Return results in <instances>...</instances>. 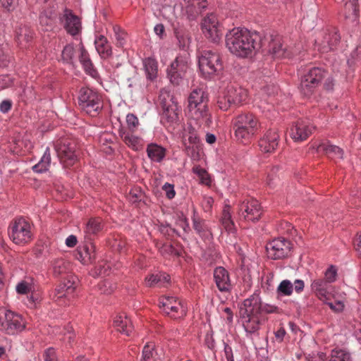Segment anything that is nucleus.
I'll return each instance as SVG.
<instances>
[{
	"instance_id": "39448f33",
	"label": "nucleus",
	"mask_w": 361,
	"mask_h": 361,
	"mask_svg": "<svg viewBox=\"0 0 361 361\" xmlns=\"http://www.w3.org/2000/svg\"><path fill=\"white\" fill-rule=\"evenodd\" d=\"M25 328L23 317L4 307H0V331L9 335H15Z\"/></svg>"
},
{
	"instance_id": "c03bdc74",
	"label": "nucleus",
	"mask_w": 361,
	"mask_h": 361,
	"mask_svg": "<svg viewBox=\"0 0 361 361\" xmlns=\"http://www.w3.org/2000/svg\"><path fill=\"white\" fill-rule=\"evenodd\" d=\"M114 37L116 39V45L118 47H122L126 42L127 34L119 26H114L113 27Z\"/></svg>"
},
{
	"instance_id": "20e7f679",
	"label": "nucleus",
	"mask_w": 361,
	"mask_h": 361,
	"mask_svg": "<svg viewBox=\"0 0 361 361\" xmlns=\"http://www.w3.org/2000/svg\"><path fill=\"white\" fill-rule=\"evenodd\" d=\"M55 150L65 168L73 166L79 161L80 152L77 141L72 137H61L55 142Z\"/></svg>"
},
{
	"instance_id": "4be33fe9",
	"label": "nucleus",
	"mask_w": 361,
	"mask_h": 361,
	"mask_svg": "<svg viewBox=\"0 0 361 361\" xmlns=\"http://www.w3.org/2000/svg\"><path fill=\"white\" fill-rule=\"evenodd\" d=\"M267 49L275 58H290L293 56L290 50L283 47L282 38L280 36H271Z\"/></svg>"
},
{
	"instance_id": "6e6d98bb",
	"label": "nucleus",
	"mask_w": 361,
	"mask_h": 361,
	"mask_svg": "<svg viewBox=\"0 0 361 361\" xmlns=\"http://www.w3.org/2000/svg\"><path fill=\"white\" fill-rule=\"evenodd\" d=\"M336 269L333 267H330L324 273V277L322 278L330 284L336 281Z\"/></svg>"
},
{
	"instance_id": "5fc2aeb1",
	"label": "nucleus",
	"mask_w": 361,
	"mask_h": 361,
	"mask_svg": "<svg viewBox=\"0 0 361 361\" xmlns=\"http://www.w3.org/2000/svg\"><path fill=\"white\" fill-rule=\"evenodd\" d=\"M126 122L128 126V130L134 131L139 125L137 117L133 114H128L126 116Z\"/></svg>"
},
{
	"instance_id": "e2e57ef3",
	"label": "nucleus",
	"mask_w": 361,
	"mask_h": 361,
	"mask_svg": "<svg viewBox=\"0 0 361 361\" xmlns=\"http://www.w3.org/2000/svg\"><path fill=\"white\" fill-rule=\"evenodd\" d=\"M162 189L165 192L166 197L169 200H171L175 197L176 192L174 190L173 185L166 183L163 185Z\"/></svg>"
},
{
	"instance_id": "f3484780",
	"label": "nucleus",
	"mask_w": 361,
	"mask_h": 361,
	"mask_svg": "<svg viewBox=\"0 0 361 361\" xmlns=\"http://www.w3.org/2000/svg\"><path fill=\"white\" fill-rule=\"evenodd\" d=\"M269 257L279 259L288 256L290 250V243L285 239H274L267 246Z\"/></svg>"
},
{
	"instance_id": "603ef678",
	"label": "nucleus",
	"mask_w": 361,
	"mask_h": 361,
	"mask_svg": "<svg viewBox=\"0 0 361 361\" xmlns=\"http://www.w3.org/2000/svg\"><path fill=\"white\" fill-rule=\"evenodd\" d=\"M277 91L278 87L276 85L269 84L262 88L260 94L263 97H266L267 96V97H271L277 93ZM264 99L267 100V98H264Z\"/></svg>"
},
{
	"instance_id": "6e6552de",
	"label": "nucleus",
	"mask_w": 361,
	"mask_h": 361,
	"mask_svg": "<svg viewBox=\"0 0 361 361\" xmlns=\"http://www.w3.org/2000/svg\"><path fill=\"white\" fill-rule=\"evenodd\" d=\"M326 72L318 67L310 68L301 78L300 91L305 96L311 94L326 75Z\"/></svg>"
},
{
	"instance_id": "69168bd1",
	"label": "nucleus",
	"mask_w": 361,
	"mask_h": 361,
	"mask_svg": "<svg viewBox=\"0 0 361 361\" xmlns=\"http://www.w3.org/2000/svg\"><path fill=\"white\" fill-rule=\"evenodd\" d=\"M12 101L10 99L2 101L0 104V111L4 114L8 112L12 107Z\"/></svg>"
},
{
	"instance_id": "c756f323",
	"label": "nucleus",
	"mask_w": 361,
	"mask_h": 361,
	"mask_svg": "<svg viewBox=\"0 0 361 361\" xmlns=\"http://www.w3.org/2000/svg\"><path fill=\"white\" fill-rule=\"evenodd\" d=\"M97 51L102 58L106 59L111 56L112 49L107 38L102 35H97L94 39Z\"/></svg>"
},
{
	"instance_id": "a878e982",
	"label": "nucleus",
	"mask_w": 361,
	"mask_h": 361,
	"mask_svg": "<svg viewBox=\"0 0 361 361\" xmlns=\"http://www.w3.org/2000/svg\"><path fill=\"white\" fill-rule=\"evenodd\" d=\"M33 37V32L27 25H20L16 29V41L21 49L27 48Z\"/></svg>"
},
{
	"instance_id": "bf43d9fd",
	"label": "nucleus",
	"mask_w": 361,
	"mask_h": 361,
	"mask_svg": "<svg viewBox=\"0 0 361 361\" xmlns=\"http://www.w3.org/2000/svg\"><path fill=\"white\" fill-rule=\"evenodd\" d=\"M43 358L44 361H58L55 350L51 348H49L44 351Z\"/></svg>"
},
{
	"instance_id": "a18cd8bd",
	"label": "nucleus",
	"mask_w": 361,
	"mask_h": 361,
	"mask_svg": "<svg viewBox=\"0 0 361 361\" xmlns=\"http://www.w3.org/2000/svg\"><path fill=\"white\" fill-rule=\"evenodd\" d=\"M293 285L289 280L282 281L277 288V293L281 295L288 296L293 293Z\"/></svg>"
},
{
	"instance_id": "e433bc0d",
	"label": "nucleus",
	"mask_w": 361,
	"mask_h": 361,
	"mask_svg": "<svg viewBox=\"0 0 361 361\" xmlns=\"http://www.w3.org/2000/svg\"><path fill=\"white\" fill-rule=\"evenodd\" d=\"M51 163L50 150L47 147L44 152L40 161L32 166L34 171L37 173H43L49 169Z\"/></svg>"
},
{
	"instance_id": "9b49d317",
	"label": "nucleus",
	"mask_w": 361,
	"mask_h": 361,
	"mask_svg": "<svg viewBox=\"0 0 361 361\" xmlns=\"http://www.w3.org/2000/svg\"><path fill=\"white\" fill-rule=\"evenodd\" d=\"M239 214L247 222L255 224L262 214L259 201L253 197H245L239 204Z\"/></svg>"
},
{
	"instance_id": "79ce46f5",
	"label": "nucleus",
	"mask_w": 361,
	"mask_h": 361,
	"mask_svg": "<svg viewBox=\"0 0 361 361\" xmlns=\"http://www.w3.org/2000/svg\"><path fill=\"white\" fill-rule=\"evenodd\" d=\"M329 361H352L349 353L343 349L335 348L331 350Z\"/></svg>"
},
{
	"instance_id": "13d9d810",
	"label": "nucleus",
	"mask_w": 361,
	"mask_h": 361,
	"mask_svg": "<svg viewBox=\"0 0 361 361\" xmlns=\"http://www.w3.org/2000/svg\"><path fill=\"white\" fill-rule=\"evenodd\" d=\"M160 252L163 255H179L177 250H175V248L169 244H164L161 248H160Z\"/></svg>"
},
{
	"instance_id": "0e129e2a",
	"label": "nucleus",
	"mask_w": 361,
	"mask_h": 361,
	"mask_svg": "<svg viewBox=\"0 0 361 361\" xmlns=\"http://www.w3.org/2000/svg\"><path fill=\"white\" fill-rule=\"evenodd\" d=\"M9 62V56L5 53L4 47L0 48V67H6Z\"/></svg>"
},
{
	"instance_id": "3c124183",
	"label": "nucleus",
	"mask_w": 361,
	"mask_h": 361,
	"mask_svg": "<svg viewBox=\"0 0 361 361\" xmlns=\"http://www.w3.org/2000/svg\"><path fill=\"white\" fill-rule=\"evenodd\" d=\"M221 221L224 226L234 225V223L231 220L230 206L226 205L224 207L221 216Z\"/></svg>"
},
{
	"instance_id": "bb28decb",
	"label": "nucleus",
	"mask_w": 361,
	"mask_h": 361,
	"mask_svg": "<svg viewBox=\"0 0 361 361\" xmlns=\"http://www.w3.org/2000/svg\"><path fill=\"white\" fill-rule=\"evenodd\" d=\"M224 92L228 99V101L230 100L234 106L242 103L247 98L245 90L233 85H228Z\"/></svg>"
},
{
	"instance_id": "f704fd0d",
	"label": "nucleus",
	"mask_w": 361,
	"mask_h": 361,
	"mask_svg": "<svg viewBox=\"0 0 361 361\" xmlns=\"http://www.w3.org/2000/svg\"><path fill=\"white\" fill-rule=\"evenodd\" d=\"M245 330L248 333H255L259 329L260 315H240Z\"/></svg>"
},
{
	"instance_id": "09e8293b",
	"label": "nucleus",
	"mask_w": 361,
	"mask_h": 361,
	"mask_svg": "<svg viewBox=\"0 0 361 361\" xmlns=\"http://www.w3.org/2000/svg\"><path fill=\"white\" fill-rule=\"evenodd\" d=\"M193 172L200 178L202 184L209 185L211 183V179L207 171L200 166H195L192 169Z\"/></svg>"
},
{
	"instance_id": "4d7b16f0",
	"label": "nucleus",
	"mask_w": 361,
	"mask_h": 361,
	"mask_svg": "<svg viewBox=\"0 0 361 361\" xmlns=\"http://www.w3.org/2000/svg\"><path fill=\"white\" fill-rule=\"evenodd\" d=\"M39 23L42 26L45 27V30H48L52 26V20L45 13H41L39 16Z\"/></svg>"
},
{
	"instance_id": "2f4dec72",
	"label": "nucleus",
	"mask_w": 361,
	"mask_h": 361,
	"mask_svg": "<svg viewBox=\"0 0 361 361\" xmlns=\"http://www.w3.org/2000/svg\"><path fill=\"white\" fill-rule=\"evenodd\" d=\"M183 145L185 150H188L190 146L188 145H197L199 142V137L196 128L190 123L184 128L183 133Z\"/></svg>"
},
{
	"instance_id": "8fccbe9b",
	"label": "nucleus",
	"mask_w": 361,
	"mask_h": 361,
	"mask_svg": "<svg viewBox=\"0 0 361 361\" xmlns=\"http://www.w3.org/2000/svg\"><path fill=\"white\" fill-rule=\"evenodd\" d=\"M228 100V99L227 98L226 94H225L224 92H223L222 94H220L217 99L218 107L223 111H227L232 106H234L230 100Z\"/></svg>"
},
{
	"instance_id": "0eeeda50",
	"label": "nucleus",
	"mask_w": 361,
	"mask_h": 361,
	"mask_svg": "<svg viewBox=\"0 0 361 361\" xmlns=\"http://www.w3.org/2000/svg\"><path fill=\"white\" fill-rule=\"evenodd\" d=\"M199 67L205 77H209L222 69L221 57L217 52L212 50H203L198 56Z\"/></svg>"
},
{
	"instance_id": "37998d69",
	"label": "nucleus",
	"mask_w": 361,
	"mask_h": 361,
	"mask_svg": "<svg viewBox=\"0 0 361 361\" xmlns=\"http://www.w3.org/2000/svg\"><path fill=\"white\" fill-rule=\"evenodd\" d=\"M77 51V47L75 48L73 44H67L63 49L61 57L62 60L67 63H73L75 59V54Z\"/></svg>"
},
{
	"instance_id": "1a4fd4ad",
	"label": "nucleus",
	"mask_w": 361,
	"mask_h": 361,
	"mask_svg": "<svg viewBox=\"0 0 361 361\" xmlns=\"http://www.w3.org/2000/svg\"><path fill=\"white\" fill-rule=\"evenodd\" d=\"M75 290V276L68 274L54 290L53 299L59 305H67L74 297Z\"/></svg>"
},
{
	"instance_id": "f257e3e1",
	"label": "nucleus",
	"mask_w": 361,
	"mask_h": 361,
	"mask_svg": "<svg viewBox=\"0 0 361 361\" xmlns=\"http://www.w3.org/2000/svg\"><path fill=\"white\" fill-rule=\"evenodd\" d=\"M226 46L238 57H252L262 47L261 36L247 29L235 27L226 35Z\"/></svg>"
},
{
	"instance_id": "ddd939ff",
	"label": "nucleus",
	"mask_w": 361,
	"mask_h": 361,
	"mask_svg": "<svg viewBox=\"0 0 361 361\" xmlns=\"http://www.w3.org/2000/svg\"><path fill=\"white\" fill-rule=\"evenodd\" d=\"M163 312L173 319H179L185 316L186 307L181 301L173 296H164L160 300Z\"/></svg>"
},
{
	"instance_id": "49530a36",
	"label": "nucleus",
	"mask_w": 361,
	"mask_h": 361,
	"mask_svg": "<svg viewBox=\"0 0 361 361\" xmlns=\"http://www.w3.org/2000/svg\"><path fill=\"white\" fill-rule=\"evenodd\" d=\"M175 35L178 42V46L180 48L184 49L186 48L190 43V38L188 34L183 30H175Z\"/></svg>"
},
{
	"instance_id": "b1692460",
	"label": "nucleus",
	"mask_w": 361,
	"mask_h": 361,
	"mask_svg": "<svg viewBox=\"0 0 361 361\" xmlns=\"http://www.w3.org/2000/svg\"><path fill=\"white\" fill-rule=\"evenodd\" d=\"M161 119L164 123H169V126L178 124L180 122L181 107L178 102L171 104L166 108H163Z\"/></svg>"
},
{
	"instance_id": "dca6fc26",
	"label": "nucleus",
	"mask_w": 361,
	"mask_h": 361,
	"mask_svg": "<svg viewBox=\"0 0 361 361\" xmlns=\"http://www.w3.org/2000/svg\"><path fill=\"white\" fill-rule=\"evenodd\" d=\"M314 130V126L308 120H298L290 127V136L295 142H302Z\"/></svg>"
},
{
	"instance_id": "de8ad7c7",
	"label": "nucleus",
	"mask_w": 361,
	"mask_h": 361,
	"mask_svg": "<svg viewBox=\"0 0 361 361\" xmlns=\"http://www.w3.org/2000/svg\"><path fill=\"white\" fill-rule=\"evenodd\" d=\"M116 288V284L109 279H105L98 283V289L103 294H111Z\"/></svg>"
},
{
	"instance_id": "412c9836",
	"label": "nucleus",
	"mask_w": 361,
	"mask_h": 361,
	"mask_svg": "<svg viewBox=\"0 0 361 361\" xmlns=\"http://www.w3.org/2000/svg\"><path fill=\"white\" fill-rule=\"evenodd\" d=\"M311 289L320 300L327 302L330 300L331 285L322 278L312 280Z\"/></svg>"
},
{
	"instance_id": "6ab92c4d",
	"label": "nucleus",
	"mask_w": 361,
	"mask_h": 361,
	"mask_svg": "<svg viewBox=\"0 0 361 361\" xmlns=\"http://www.w3.org/2000/svg\"><path fill=\"white\" fill-rule=\"evenodd\" d=\"M316 150L318 153H321L327 156L329 159L334 161L343 159L344 151L343 149L333 145L329 140H322L316 146Z\"/></svg>"
},
{
	"instance_id": "a19ab883",
	"label": "nucleus",
	"mask_w": 361,
	"mask_h": 361,
	"mask_svg": "<svg viewBox=\"0 0 361 361\" xmlns=\"http://www.w3.org/2000/svg\"><path fill=\"white\" fill-rule=\"evenodd\" d=\"M158 102L159 103L161 108H166L171 105V104H174L177 102L174 97L171 95L170 92L166 90H161L159 92V95L158 97Z\"/></svg>"
},
{
	"instance_id": "052dcab7",
	"label": "nucleus",
	"mask_w": 361,
	"mask_h": 361,
	"mask_svg": "<svg viewBox=\"0 0 361 361\" xmlns=\"http://www.w3.org/2000/svg\"><path fill=\"white\" fill-rule=\"evenodd\" d=\"M0 4L7 11H11L17 5V0H0Z\"/></svg>"
},
{
	"instance_id": "f03ea898",
	"label": "nucleus",
	"mask_w": 361,
	"mask_h": 361,
	"mask_svg": "<svg viewBox=\"0 0 361 361\" xmlns=\"http://www.w3.org/2000/svg\"><path fill=\"white\" fill-rule=\"evenodd\" d=\"M235 139L241 143H248L261 128L257 117L252 113L245 112L237 115L232 121Z\"/></svg>"
},
{
	"instance_id": "7ed1b4c3",
	"label": "nucleus",
	"mask_w": 361,
	"mask_h": 361,
	"mask_svg": "<svg viewBox=\"0 0 361 361\" xmlns=\"http://www.w3.org/2000/svg\"><path fill=\"white\" fill-rule=\"evenodd\" d=\"M188 115L190 119L196 121L200 125L209 126L210 114L208 111V97L204 90L195 89L188 97Z\"/></svg>"
},
{
	"instance_id": "72a5a7b5",
	"label": "nucleus",
	"mask_w": 361,
	"mask_h": 361,
	"mask_svg": "<svg viewBox=\"0 0 361 361\" xmlns=\"http://www.w3.org/2000/svg\"><path fill=\"white\" fill-rule=\"evenodd\" d=\"M148 157L153 161L161 162L166 156V149L155 143H150L147 147Z\"/></svg>"
},
{
	"instance_id": "864d4df0",
	"label": "nucleus",
	"mask_w": 361,
	"mask_h": 361,
	"mask_svg": "<svg viewBox=\"0 0 361 361\" xmlns=\"http://www.w3.org/2000/svg\"><path fill=\"white\" fill-rule=\"evenodd\" d=\"M96 273L99 275H109L110 272V264L106 262H99L95 267Z\"/></svg>"
},
{
	"instance_id": "680f3d73",
	"label": "nucleus",
	"mask_w": 361,
	"mask_h": 361,
	"mask_svg": "<svg viewBox=\"0 0 361 361\" xmlns=\"http://www.w3.org/2000/svg\"><path fill=\"white\" fill-rule=\"evenodd\" d=\"M30 224H33L30 219L27 217L19 216L16 217L13 219V225L15 226H30Z\"/></svg>"
},
{
	"instance_id": "c85d7f7f",
	"label": "nucleus",
	"mask_w": 361,
	"mask_h": 361,
	"mask_svg": "<svg viewBox=\"0 0 361 361\" xmlns=\"http://www.w3.org/2000/svg\"><path fill=\"white\" fill-rule=\"evenodd\" d=\"M114 327L120 333L129 336L133 332L131 320L125 314L117 315L113 322Z\"/></svg>"
},
{
	"instance_id": "f8f14e48",
	"label": "nucleus",
	"mask_w": 361,
	"mask_h": 361,
	"mask_svg": "<svg viewBox=\"0 0 361 361\" xmlns=\"http://www.w3.org/2000/svg\"><path fill=\"white\" fill-rule=\"evenodd\" d=\"M340 39L337 30L331 28L320 32L315 39V44L321 52H329L336 47Z\"/></svg>"
},
{
	"instance_id": "58836bf2",
	"label": "nucleus",
	"mask_w": 361,
	"mask_h": 361,
	"mask_svg": "<svg viewBox=\"0 0 361 361\" xmlns=\"http://www.w3.org/2000/svg\"><path fill=\"white\" fill-rule=\"evenodd\" d=\"M143 63L147 77L150 80L154 79L158 72L157 62L152 58H147L144 60Z\"/></svg>"
},
{
	"instance_id": "aec40b11",
	"label": "nucleus",
	"mask_w": 361,
	"mask_h": 361,
	"mask_svg": "<svg viewBox=\"0 0 361 361\" xmlns=\"http://www.w3.org/2000/svg\"><path fill=\"white\" fill-rule=\"evenodd\" d=\"M279 135L274 129L269 130L259 141L260 150L264 153L273 152L278 147Z\"/></svg>"
},
{
	"instance_id": "423d86ee",
	"label": "nucleus",
	"mask_w": 361,
	"mask_h": 361,
	"mask_svg": "<svg viewBox=\"0 0 361 361\" xmlns=\"http://www.w3.org/2000/svg\"><path fill=\"white\" fill-rule=\"evenodd\" d=\"M78 104L81 109L91 116H96L102 108L101 96L96 91L87 87L80 90Z\"/></svg>"
},
{
	"instance_id": "4468645a",
	"label": "nucleus",
	"mask_w": 361,
	"mask_h": 361,
	"mask_svg": "<svg viewBox=\"0 0 361 361\" xmlns=\"http://www.w3.org/2000/svg\"><path fill=\"white\" fill-rule=\"evenodd\" d=\"M202 30L204 36L213 42H217L222 35L219 20L214 13L204 18Z\"/></svg>"
},
{
	"instance_id": "c9c22d12",
	"label": "nucleus",
	"mask_w": 361,
	"mask_h": 361,
	"mask_svg": "<svg viewBox=\"0 0 361 361\" xmlns=\"http://www.w3.org/2000/svg\"><path fill=\"white\" fill-rule=\"evenodd\" d=\"M161 359L153 343H147L142 350L141 361H158Z\"/></svg>"
},
{
	"instance_id": "774afa93",
	"label": "nucleus",
	"mask_w": 361,
	"mask_h": 361,
	"mask_svg": "<svg viewBox=\"0 0 361 361\" xmlns=\"http://www.w3.org/2000/svg\"><path fill=\"white\" fill-rule=\"evenodd\" d=\"M354 245L356 251L357 252L359 256L361 257V232L355 240Z\"/></svg>"
},
{
	"instance_id": "9d476101",
	"label": "nucleus",
	"mask_w": 361,
	"mask_h": 361,
	"mask_svg": "<svg viewBox=\"0 0 361 361\" xmlns=\"http://www.w3.org/2000/svg\"><path fill=\"white\" fill-rule=\"evenodd\" d=\"M189 69V57L187 54L178 56L168 68V77L171 83L179 85Z\"/></svg>"
},
{
	"instance_id": "393cba45",
	"label": "nucleus",
	"mask_w": 361,
	"mask_h": 361,
	"mask_svg": "<svg viewBox=\"0 0 361 361\" xmlns=\"http://www.w3.org/2000/svg\"><path fill=\"white\" fill-rule=\"evenodd\" d=\"M30 227H9L8 235L16 244L25 243L30 240L32 233Z\"/></svg>"
},
{
	"instance_id": "338daca9",
	"label": "nucleus",
	"mask_w": 361,
	"mask_h": 361,
	"mask_svg": "<svg viewBox=\"0 0 361 361\" xmlns=\"http://www.w3.org/2000/svg\"><path fill=\"white\" fill-rule=\"evenodd\" d=\"M329 307L335 312H341L344 307V305L342 302L338 301L335 304L333 302H325Z\"/></svg>"
},
{
	"instance_id": "473e14b6",
	"label": "nucleus",
	"mask_w": 361,
	"mask_h": 361,
	"mask_svg": "<svg viewBox=\"0 0 361 361\" xmlns=\"http://www.w3.org/2000/svg\"><path fill=\"white\" fill-rule=\"evenodd\" d=\"M169 281L170 276L165 273L151 274L145 278V283L148 287H165Z\"/></svg>"
},
{
	"instance_id": "cd10ccee",
	"label": "nucleus",
	"mask_w": 361,
	"mask_h": 361,
	"mask_svg": "<svg viewBox=\"0 0 361 361\" xmlns=\"http://www.w3.org/2000/svg\"><path fill=\"white\" fill-rule=\"evenodd\" d=\"M134 131L121 130L119 135L122 141L130 149L137 151L141 149L142 146V139L133 135Z\"/></svg>"
},
{
	"instance_id": "a211bd4d",
	"label": "nucleus",
	"mask_w": 361,
	"mask_h": 361,
	"mask_svg": "<svg viewBox=\"0 0 361 361\" xmlns=\"http://www.w3.org/2000/svg\"><path fill=\"white\" fill-rule=\"evenodd\" d=\"M262 305L258 293H253L243 302L240 315H260Z\"/></svg>"
},
{
	"instance_id": "5701e85b",
	"label": "nucleus",
	"mask_w": 361,
	"mask_h": 361,
	"mask_svg": "<svg viewBox=\"0 0 361 361\" xmlns=\"http://www.w3.org/2000/svg\"><path fill=\"white\" fill-rule=\"evenodd\" d=\"M214 280L221 292H228L232 285L228 271L222 267H216L214 271Z\"/></svg>"
},
{
	"instance_id": "4c0bfd02",
	"label": "nucleus",
	"mask_w": 361,
	"mask_h": 361,
	"mask_svg": "<svg viewBox=\"0 0 361 361\" xmlns=\"http://www.w3.org/2000/svg\"><path fill=\"white\" fill-rule=\"evenodd\" d=\"M53 274L55 276H62L68 274L70 264L63 259H55L52 263Z\"/></svg>"
},
{
	"instance_id": "2eb2a0df",
	"label": "nucleus",
	"mask_w": 361,
	"mask_h": 361,
	"mask_svg": "<svg viewBox=\"0 0 361 361\" xmlns=\"http://www.w3.org/2000/svg\"><path fill=\"white\" fill-rule=\"evenodd\" d=\"M60 22L66 32L72 36L78 35L82 29L81 20L70 9L66 8L60 15Z\"/></svg>"
},
{
	"instance_id": "ea45409f",
	"label": "nucleus",
	"mask_w": 361,
	"mask_h": 361,
	"mask_svg": "<svg viewBox=\"0 0 361 361\" xmlns=\"http://www.w3.org/2000/svg\"><path fill=\"white\" fill-rule=\"evenodd\" d=\"M34 289V280L32 278L27 277L20 281L16 286V292L18 294H28Z\"/></svg>"
},
{
	"instance_id": "7c9ffc66",
	"label": "nucleus",
	"mask_w": 361,
	"mask_h": 361,
	"mask_svg": "<svg viewBox=\"0 0 361 361\" xmlns=\"http://www.w3.org/2000/svg\"><path fill=\"white\" fill-rule=\"evenodd\" d=\"M77 51L79 53L80 62L82 63L85 72L94 76L97 73L96 70L94 68L89 54L82 43L77 46Z\"/></svg>"
}]
</instances>
